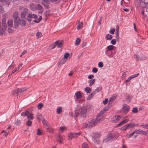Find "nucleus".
Returning <instances> with one entry per match:
<instances>
[{"label": "nucleus", "instance_id": "obj_1", "mask_svg": "<svg viewBox=\"0 0 148 148\" xmlns=\"http://www.w3.org/2000/svg\"><path fill=\"white\" fill-rule=\"evenodd\" d=\"M91 108V105L88 104L81 107L80 110L77 109L75 111L74 116L77 117L79 116L81 117L84 118L86 115L88 114L92 111Z\"/></svg>", "mask_w": 148, "mask_h": 148}, {"label": "nucleus", "instance_id": "obj_2", "mask_svg": "<svg viewBox=\"0 0 148 148\" xmlns=\"http://www.w3.org/2000/svg\"><path fill=\"white\" fill-rule=\"evenodd\" d=\"M101 136V134L99 132H94L93 134L92 140L94 143L96 144L100 145L101 143L100 140Z\"/></svg>", "mask_w": 148, "mask_h": 148}, {"label": "nucleus", "instance_id": "obj_3", "mask_svg": "<svg viewBox=\"0 0 148 148\" xmlns=\"http://www.w3.org/2000/svg\"><path fill=\"white\" fill-rule=\"evenodd\" d=\"M101 120L98 118L93 119L90 120L88 121L89 127H92L94 126L98 123H101Z\"/></svg>", "mask_w": 148, "mask_h": 148}, {"label": "nucleus", "instance_id": "obj_4", "mask_svg": "<svg viewBox=\"0 0 148 148\" xmlns=\"http://www.w3.org/2000/svg\"><path fill=\"white\" fill-rule=\"evenodd\" d=\"M81 134V132L75 133L71 132L69 133L68 135L69 140H71L72 139L74 138H76L80 135Z\"/></svg>", "mask_w": 148, "mask_h": 148}, {"label": "nucleus", "instance_id": "obj_5", "mask_svg": "<svg viewBox=\"0 0 148 148\" xmlns=\"http://www.w3.org/2000/svg\"><path fill=\"white\" fill-rule=\"evenodd\" d=\"M114 133H109L104 140L107 142L114 140Z\"/></svg>", "mask_w": 148, "mask_h": 148}, {"label": "nucleus", "instance_id": "obj_6", "mask_svg": "<svg viewBox=\"0 0 148 148\" xmlns=\"http://www.w3.org/2000/svg\"><path fill=\"white\" fill-rule=\"evenodd\" d=\"M108 110V108H104L102 110L97 114V116L96 118H98L99 119L101 120V122L103 120V118L101 116L105 112Z\"/></svg>", "mask_w": 148, "mask_h": 148}, {"label": "nucleus", "instance_id": "obj_7", "mask_svg": "<svg viewBox=\"0 0 148 148\" xmlns=\"http://www.w3.org/2000/svg\"><path fill=\"white\" fill-rule=\"evenodd\" d=\"M11 127L10 126H9L5 130L2 131L1 132V134H2L3 136L6 137L11 131V130H9L11 129Z\"/></svg>", "mask_w": 148, "mask_h": 148}, {"label": "nucleus", "instance_id": "obj_8", "mask_svg": "<svg viewBox=\"0 0 148 148\" xmlns=\"http://www.w3.org/2000/svg\"><path fill=\"white\" fill-rule=\"evenodd\" d=\"M122 117L121 116L116 115L113 116L112 121L114 123H117L122 120Z\"/></svg>", "mask_w": 148, "mask_h": 148}, {"label": "nucleus", "instance_id": "obj_9", "mask_svg": "<svg viewBox=\"0 0 148 148\" xmlns=\"http://www.w3.org/2000/svg\"><path fill=\"white\" fill-rule=\"evenodd\" d=\"M130 107L127 105L126 104H124L123 105L122 109L124 113H126L129 112L130 110Z\"/></svg>", "mask_w": 148, "mask_h": 148}, {"label": "nucleus", "instance_id": "obj_10", "mask_svg": "<svg viewBox=\"0 0 148 148\" xmlns=\"http://www.w3.org/2000/svg\"><path fill=\"white\" fill-rule=\"evenodd\" d=\"M135 131L136 133L137 134L146 135L147 134V132L142 130H136Z\"/></svg>", "mask_w": 148, "mask_h": 148}, {"label": "nucleus", "instance_id": "obj_11", "mask_svg": "<svg viewBox=\"0 0 148 148\" xmlns=\"http://www.w3.org/2000/svg\"><path fill=\"white\" fill-rule=\"evenodd\" d=\"M36 9L39 10V13H42L44 11L42 6L40 4H37L36 5Z\"/></svg>", "mask_w": 148, "mask_h": 148}, {"label": "nucleus", "instance_id": "obj_12", "mask_svg": "<svg viewBox=\"0 0 148 148\" xmlns=\"http://www.w3.org/2000/svg\"><path fill=\"white\" fill-rule=\"evenodd\" d=\"M19 13L17 11L14 12L13 14V17L15 21H17Z\"/></svg>", "mask_w": 148, "mask_h": 148}, {"label": "nucleus", "instance_id": "obj_13", "mask_svg": "<svg viewBox=\"0 0 148 148\" xmlns=\"http://www.w3.org/2000/svg\"><path fill=\"white\" fill-rule=\"evenodd\" d=\"M28 10L27 9L24 8L21 13V16L22 18H24L25 17L26 14L28 13Z\"/></svg>", "mask_w": 148, "mask_h": 148}, {"label": "nucleus", "instance_id": "obj_14", "mask_svg": "<svg viewBox=\"0 0 148 148\" xmlns=\"http://www.w3.org/2000/svg\"><path fill=\"white\" fill-rule=\"evenodd\" d=\"M139 75V73H138L137 74H135L134 75H133L129 77L127 79L125 80V82H130L131 79L137 77Z\"/></svg>", "mask_w": 148, "mask_h": 148}, {"label": "nucleus", "instance_id": "obj_15", "mask_svg": "<svg viewBox=\"0 0 148 148\" xmlns=\"http://www.w3.org/2000/svg\"><path fill=\"white\" fill-rule=\"evenodd\" d=\"M136 58L138 61L145 60L147 59V58L144 56H139L136 55Z\"/></svg>", "mask_w": 148, "mask_h": 148}, {"label": "nucleus", "instance_id": "obj_16", "mask_svg": "<svg viewBox=\"0 0 148 148\" xmlns=\"http://www.w3.org/2000/svg\"><path fill=\"white\" fill-rule=\"evenodd\" d=\"M18 23L22 26H25L26 24V21L24 20L20 19L18 22Z\"/></svg>", "mask_w": 148, "mask_h": 148}, {"label": "nucleus", "instance_id": "obj_17", "mask_svg": "<svg viewBox=\"0 0 148 148\" xmlns=\"http://www.w3.org/2000/svg\"><path fill=\"white\" fill-rule=\"evenodd\" d=\"M27 16L30 18H33L34 19H36L38 18V16L36 14L29 13L28 14Z\"/></svg>", "mask_w": 148, "mask_h": 148}, {"label": "nucleus", "instance_id": "obj_18", "mask_svg": "<svg viewBox=\"0 0 148 148\" xmlns=\"http://www.w3.org/2000/svg\"><path fill=\"white\" fill-rule=\"evenodd\" d=\"M129 121V119H125L122 121L121 122L119 123H118L117 125V126L118 127L122 125H123L125 123H126Z\"/></svg>", "mask_w": 148, "mask_h": 148}, {"label": "nucleus", "instance_id": "obj_19", "mask_svg": "<svg viewBox=\"0 0 148 148\" xmlns=\"http://www.w3.org/2000/svg\"><path fill=\"white\" fill-rule=\"evenodd\" d=\"M2 27L4 28V29H6L7 28L6 25V20L5 18H3L2 20Z\"/></svg>", "mask_w": 148, "mask_h": 148}, {"label": "nucleus", "instance_id": "obj_20", "mask_svg": "<svg viewBox=\"0 0 148 148\" xmlns=\"http://www.w3.org/2000/svg\"><path fill=\"white\" fill-rule=\"evenodd\" d=\"M110 51L107 50V49H105V53L106 55L109 57L111 58L113 57L112 55L110 53Z\"/></svg>", "mask_w": 148, "mask_h": 148}, {"label": "nucleus", "instance_id": "obj_21", "mask_svg": "<svg viewBox=\"0 0 148 148\" xmlns=\"http://www.w3.org/2000/svg\"><path fill=\"white\" fill-rule=\"evenodd\" d=\"M82 97V95L80 91H78L75 94L74 97L76 99H80Z\"/></svg>", "mask_w": 148, "mask_h": 148}, {"label": "nucleus", "instance_id": "obj_22", "mask_svg": "<svg viewBox=\"0 0 148 148\" xmlns=\"http://www.w3.org/2000/svg\"><path fill=\"white\" fill-rule=\"evenodd\" d=\"M30 9L33 11H35L36 5L34 3H31L29 5Z\"/></svg>", "mask_w": 148, "mask_h": 148}, {"label": "nucleus", "instance_id": "obj_23", "mask_svg": "<svg viewBox=\"0 0 148 148\" xmlns=\"http://www.w3.org/2000/svg\"><path fill=\"white\" fill-rule=\"evenodd\" d=\"M46 128V131L47 132L50 133H53V130L51 126L49 127L48 126Z\"/></svg>", "mask_w": 148, "mask_h": 148}, {"label": "nucleus", "instance_id": "obj_24", "mask_svg": "<svg viewBox=\"0 0 148 148\" xmlns=\"http://www.w3.org/2000/svg\"><path fill=\"white\" fill-rule=\"evenodd\" d=\"M25 89L24 88H21L17 89V93L18 94H21L25 90Z\"/></svg>", "mask_w": 148, "mask_h": 148}, {"label": "nucleus", "instance_id": "obj_25", "mask_svg": "<svg viewBox=\"0 0 148 148\" xmlns=\"http://www.w3.org/2000/svg\"><path fill=\"white\" fill-rule=\"evenodd\" d=\"M83 27V24L82 22L80 23V21L78 22V23L77 25V29L78 30L81 29Z\"/></svg>", "mask_w": 148, "mask_h": 148}, {"label": "nucleus", "instance_id": "obj_26", "mask_svg": "<svg viewBox=\"0 0 148 148\" xmlns=\"http://www.w3.org/2000/svg\"><path fill=\"white\" fill-rule=\"evenodd\" d=\"M57 140L60 143H62L63 140L62 137L60 135L58 136L57 138Z\"/></svg>", "mask_w": 148, "mask_h": 148}, {"label": "nucleus", "instance_id": "obj_27", "mask_svg": "<svg viewBox=\"0 0 148 148\" xmlns=\"http://www.w3.org/2000/svg\"><path fill=\"white\" fill-rule=\"evenodd\" d=\"M95 79H93L90 80H89L88 81V83L89 84V86H91L95 83Z\"/></svg>", "mask_w": 148, "mask_h": 148}, {"label": "nucleus", "instance_id": "obj_28", "mask_svg": "<svg viewBox=\"0 0 148 148\" xmlns=\"http://www.w3.org/2000/svg\"><path fill=\"white\" fill-rule=\"evenodd\" d=\"M27 118L28 120H33L34 119V117L33 116V114L32 113H30L29 114L27 115Z\"/></svg>", "mask_w": 148, "mask_h": 148}, {"label": "nucleus", "instance_id": "obj_29", "mask_svg": "<svg viewBox=\"0 0 148 148\" xmlns=\"http://www.w3.org/2000/svg\"><path fill=\"white\" fill-rule=\"evenodd\" d=\"M3 4L7 6H8L10 3V1L9 0H2Z\"/></svg>", "mask_w": 148, "mask_h": 148}, {"label": "nucleus", "instance_id": "obj_30", "mask_svg": "<svg viewBox=\"0 0 148 148\" xmlns=\"http://www.w3.org/2000/svg\"><path fill=\"white\" fill-rule=\"evenodd\" d=\"M13 23V21L12 19H9L8 22V25L9 27H12Z\"/></svg>", "mask_w": 148, "mask_h": 148}, {"label": "nucleus", "instance_id": "obj_31", "mask_svg": "<svg viewBox=\"0 0 148 148\" xmlns=\"http://www.w3.org/2000/svg\"><path fill=\"white\" fill-rule=\"evenodd\" d=\"M112 38V36L110 34H108L106 35L105 38L107 40H111Z\"/></svg>", "mask_w": 148, "mask_h": 148}, {"label": "nucleus", "instance_id": "obj_32", "mask_svg": "<svg viewBox=\"0 0 148 148\" xmlns=\"http://www.w3.org/2000/svg\"><path fill=\"white\" fill-rule=\"evenodd\" d=\"M81 39L79 38H77L76 40L75 45L77 46L81 42Z\"/></svg>", "mask_w": 148, "mask_h": 148}, {"label": "nucleus", "instance_id": "obj_33", "mask_svg": "<svg viewBox=\"0 0 148 148\" xmlns=\"http://www.w3.org/2000/svg\"><path fill=\"white\" fill-rule=\"evenodd\" d=\"M42 123L43 125L45 126V128L49 126L47 124L48 122L46 120H43L42 121Z\"/></svg>", "mask_w": 148, "mask_h": 148}, {"label": "nucleus", "instance_id": "obj_34", "mask_svg": "<svg viewBox=\"0 0 148 148\" xmlns=\"http://www.w3.org/2000/svg\"><path fill=\"white\" fill-rule=\"evenodd\" d=\"M114 46L112 45H110L108 46L106 49L110 51H111L114 49Z\"/></svg>", "mask_w": 148, "mask_h": 148}, {"label": "nucleus", "instance_id": "obj_35", "mask_svg": "<svg viewBox=\"0 0 148 148\" xmlns=\"http://www.w3.org/2000/svg\"><path fill=\"white\" fill-rule=\"evenodd\" d=\"M128 128L127 124L123 126L120 128V130L122 131H126Z\"/></svg>", "mask_w": 148, "mask_h": 148}, {"label": "nucleus", "instance_id": "obj_36", "mask_svg": "<svg viewBox=\"0 0 148 148\" xmlns=\"http://www.w3.org/2000/svg\"><path fill=\"white\" fill-rule=\"evenodd\" d=\"M29 114V111H26L25 112H23L21 114V115L23 116H26Z\"/></svg>", "mask_w": 148, "mask_h": 148}, {"label": "nucleus", "instance_id": "obj_37", "mask_svg": "<svg viewBox=\"0 0 148 148\" xmlns=\"http://www.w3.org/2000/svg\"><path fill=\"white\" fill-rule=\"evenodd\" d=\"M95 94L94 92L93 91L92 92L90 95H89L87 99L88 100L90 99Z\"/></svg>", "mask_w": 148, "mask_h": 148}, {"label": "nucleus", "instance_id": "obj_38", "mask_svg": "<svg viewBox=\"0 0 148 148\" xmlns=\"http://www.w3.org/2000/svg\"><path fill=\"white\" fill-rule=\"evenodd\" d=\"M85 91L87 93H90V92L91 91V89L90 87H86L85 88Z\"/></svg>", "mask_w": 148, "mask_h": 148}, {"label": "nucleus", "instance_id": "obj_39", "mask_svg": "<svg viewBox=\"0 0 148 148\" xmlns=\"http://www.w3.org/2000/svg\"><path fill=\"white\" fill-rule=\"evenodd\" d=\"M59 129V132H63L64 131L66 130V128L65 127H60Z\"/></svg>", "mask_w": 148, "mask_h": 148}, {"label": "nucleus", "instance_id": "obj_40", "mask_svg": "<svg viewBox=\"0 0 148 148\" xmlns=\"http://www.w3.org/2000/svg\"><path fill=\"white\" fill-rule=\"evenodd\" d=\"M101 89L102 88L101 87H99L96 88L93 92H94L95 94L96 93L100 91L101 90Z\"/></svg>", "mask_w": 148, "mask_h": 148}, {"label": "nucleus", "instance_id": "obj_41", "mask_svg": "<svg viewBox=\"0 0 148 148\" xmlns=\"http://www.w3.org/2000/svg\"><path fill=\"white\" fill-rule=\"evenodd\" d=\"M114 140L117 139L120 136V134L119 133H114Z\"/></svg>", "mask_w": 148, "mask_h": 148}, {"label": "nucleus", "instance_id": "obj_42", "mask_svg": "<svg viewBox=\"0 0 148 148\" xmlns=\"http://www.w3.org/2000/svg\"><path fill=\"white\" fill-rule=\"evenodd\" d=\"M82 148H89L88 144L86 142L82 144Z\"/></svg>", "mask_w": 148, "mask_h": 148}, {"label": "nucleus", "instance_id": "obj_43", "mask_svg": "<svg viewBox=\"0 0 148 148\" xmlns=\"http://www.w3.org/2000/svg\"><path fill=\"white\" fill-rule=\"evenodd\" d=\"M58 41V43L57 44V47L58 48L61 47L62 46V42L61 41Z\"/></svg>", "mask_w": 148, "mask_h": 148}, {"label": "nucleus", "instance_id": "obj_44", "mask_svg": "<svg viewBox=\"0 0 148 148\" xmlns=\"http://www.w3.org/2000/svg\"><path fill=\"white\" fill-rule=\"evenodd\" d=\"M128 127H130V128H133L134 127V123H128L127 124Z\"/></svg>", "mask_w": 148, "mask_h": 148}, {"label": "nucleus", "instance_id": "obj_45", "mask_svg": "<svg viewBox=\"0 0 148 148\" xmlns=\"http://www.w3.org/2000/svg\"><path fill=\"white\" fill-rule=\"evenodd\" d=\"M82 127L83 128H85L89 127L88 122L87 123H84L83 124Z\"/></svg>", "mask_w": 148, "mask_h": 148}, {"label": "nucleus", "instance_id": "obj_46", "mask_svg": "<svg viewBox=\"0 0 148 148\" xmlns=\"http://www.w3.org/2000/svg\"><path fill=\"white\" fill-rule=\"evenodd\" d=\"M42 115H41L40 114L38 113L36 115V119L37 120H40L41 119Z\"/></svg>", "mask_w": 148, "mask_h": 148}, {"label": "nucleus", "instance_id": "obj_47", "mask_svg": "<svg viewBox=\"0 0 148 148\" xmlns=\"http://www.w3.org/2000/svg\"><path fill=\"white\" fill-rule=\"evenodd\" d=\"M6 29H4V28H3V27H2V28H0V34L2 35L4 33V32Z\"/></svg>", "mask_w": 148, "mask_h": 148}, {"label": "nucleus", "instance_id": "obj_48", "mask_svg": "<svg viewBox=\"0 0 148 148\" xmlns=\"http://www.w3.org/2000/svg\"><path fill=\"white\" fill-rule=\"evenodd\" d=\"M138 110L137 108L136 107L134 108L132 110V112L133 113H136L137 112Z\"/></svg>", "mask_w": 148, "mask_h": 148}, {"label": "nucleus", "instance_id": "obj_49", "mask_svg": "<svg viewBox=\"0 0 148 148\" xmlns=\"http://www.w3.org/2000/svg\"><path fill=\"white\" fill-rule=\"evenodd\" d=\"M140 127L143 128L148 129L147 124L145 125H141L140 126Z\"/></svg>", "mask_w": 148, "mask_h": 148}, {"label": "nucleus", "instance_id": "obj_50", "mask_svg": "<svg viewBox=\"0 0 148 148\" xmlns=\"http://www.w3.org/2000/svg\"><path fill=\"white\" fill-rule=\"evenodd\" d=\"M32 122L30 120H28L27 121L26 125L27 126H30L32 124Z\"/></svg>", "mask_w": 148, "mask_h": 148}, {"label": "nucleus", "instance_id": "obj_51", "mask_svg": "<svg viewBox=\"0 0 148 148\" xmlns=\"http://www.w3.org/2000/svg\"><path fill=\"white\" fill-rule=\"evenodd\" d=\"M116 42V40L115 39H113L111 41V43L112 44L115 45Z\"/></svg>", "mask_w": 148, "mask_h": 148}, {"label": "nucleus", "instance_id": "obj_52", "mask_svg": "<svg viewBox=\"0 0 148 148\" xmlns=\"http://www.w3.org/2000/svg\"><path fill=\"white\" fill-rule=\"evenodd\" d=\"M62 111V108L61 107H58L57 110V112L58 114L60 113Z\"/></svg>", "mask_w": 148, "mask_h": 148}, {"label": "nucleus", "instance_id": "obj_53", "mask_svg": "<svg viewBox=\"0 0 148 148\" xmlns=\"http://www.w3.org/2000/svg\"><path fill=\"white\" fill-rule=\"evenodd\" d=\"M57 43H58V41H56V42H53L52 44L51 45V46H53V47H52V49H54L56 47V46L57 45Z\"/></svg>", "mask_w": 148, "mask_h": 148}, {"label": "nucleus", "instance_id": "obj_54", "mask_svg": "<svg viewBox=\"0 0 148 148\" xmlns=\"http://www.w3.org/2000/svg\"><path fill=\"white\" fill-rule=\"evenodd\" d=\"M98 67L99 68H102L103 66V63L101 62H100L98 63Z\"/></svg>", "mask_w": 148, "mask_h": 148}, {"label": "nucleus", "instance_id": "obj_55", "mask_svg": "<svg viewBox=\"0 0 148 148\" xmlns=\"http://www.w3.org/2000/svg\"><path fill=\"white\" fill-rule=\"evenodd\" d=\"M36 35L37 36L38 38L42 36V34L39 32H37L36 34Z\"/></svg>", "mask_w": 148, "mask_h": 148}, {"label": "nucleus", "instance_id": "obj_56", "mask_svg": "<svg viewBox=\"0 0 148 148\" xmlns=\"http://www.w3.org/2000/svg\"><path fill=\"white\" fill-rule=\"evenodd\" d=\"M69 55V53H65L64 56V59H67Z\"/></svg>", "mask_w": 148, "mask_h": 148}, {"label": "nucleus", "instance_id": "obj_57", "mask_svg": "<svg viewBox=\"0 0 148 148\" xmlns=\"http://www.w3.org/2000/svg\"><path fill=\"white\" fill-rule=\"evenodd\" d=\"M43 106V104L42 103H40L37 106L38 109H40Z\"/></svg>", "mask_w": 148, "mask_h": 148}, {"label": "nucleus", "instance_id": "obj_58", "mask_svg": "<svg viewBox=\"0 0 148 148\" xmlns=\"http://www.w3.org/2000/svg\"><path fill=\"white\" fill-rule=\"evenodd\" d=\"M42 4L44 5V7L46 9L49 8V5L48 3H42Z\"/></svg>", "mask_w": 148, "mask_h": 148}, {"label": "nucleus", "instance_id": "obj_59", "mask_svg": "<svg viewBox=\"0 0 148 148\" xmlns=\"http://www.w3.org/2000/svg\"><path fill=\"white\" fill-rule=\"evenodd\" d=\"M98 71L97 69L96 68H93L92 69V71L93 73H96Z\"/></svg>", "mask_w": 148, "mask_h": 148}, {"label": "nucleus", "instance_id": "obj_60", "mask_svg": "<svg viewBox=\"0 0 148 148\" xmlns=\"http://www.w3.org/2000/svg\"><path fill=\"white\" fill-rule=\"evenodd\" d=\"M126 76V72H124L123 73L121 77L122 79H124L125 77Z\"/></svg>", "mask_w": 148, "mask_h": 148}, {"label": "nucleus", "instance_id": "obj_61", "mask_svg": "<svg viewBox=\"0 0 148 148\" xmlns=\"http://www.w3.org/2000/svg\"><path fill=\"white\" fill-rule=\"evenodd\" d=\"M108 99H106L103 101V103L104 105L106 104L108 102Z\"/></svg>", "mask_w": 148, "mask_h": 148}, {"label": "nucleus", "instance_id": "obj_62", "mask_svg": "<svg viewBox=\"0 0 148 148\" xmlns=\"http://www.w3.org/2000/svg\"><path fill=\"white\" fill-rule=\"evenodd\" d=\"M37 135H40L42 134V132L40 129H38L37 133Z\"/></svg>", "mask_w": 148, "mask_h": 148}, {"label": "nucleus", "instance_id": "obj_63", "mask_svg": "<svg viewBox=\"0 0 148 148\" xmlns=\"http://www.w3.org/2000/svg\"><path fill=\"white\" fill-rule=\"evenodd\" d=\"M116 41L117 40V41L119 42V34H116Z\"/></svg>", "mask_w": 148, "mask_h": 148}, {"label": "nucleus", "instance_id": "obj_64", "mask_svg": "<svg viewBox=\"0 0 148 148\" xmlns=\"http://www.w3.org/2000/svg\"><path fill=\"white\" fill-rule=\"evenodd\" d=\"M115 29L114 28H113L111 30H110L109 32L110 34H113L114 33V32H115Z\"/></svg>", "mask_w": 148, "mask_h": 148}]
</instances>
